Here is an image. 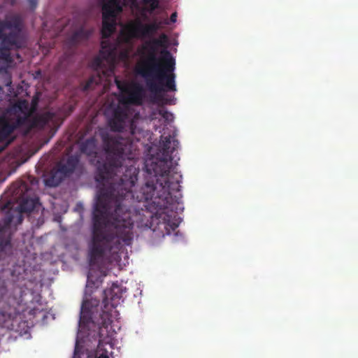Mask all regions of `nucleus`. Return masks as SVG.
<instances>
[{"label":"nucleus","instance_id":"obj_18","mask_svg":"<svg viewBox=\"0 0 358 358\" xmlns=\"http://www.w3.org/2000/svg\"><path fill=\"white\" fill-rule=\"evenodd\" d=\"M1 40V45L0 46V61H3L6 63H8L11 62V57H10V49L15 48L18 49L21 48L22 47H16L15 45H10L8 44H5L3 41V39Z\"/></svg>","mask_w":358,"mask_h":358},{"label":"nucleus","instance_id":"obj_15","mask_svg":"<svg viewBox=\"0 0 358 358\" xmlns=\"http://www.w3.org/2000/svg\"><path fill=\"white\" fill-rule=\"evenodd\" d=\"M81 152L96 157L97 155V141L94 136H92L83 142L80 145Z\"/></svg>","mask_w":358,"mask_h":358},{"label":"nucleus","instance_id":"obj_8","mask_svg":"<svg viewBox=\"0 0 358 358\" xmlns=\"http://www.w3.org/2000/svg\"><path fill=\"white\" fill-rule=\"evenodd\" d=\"M151 56L150 62H141L136 64V75L144 78L152 93V102L157 103V38L151 41Z\"/></svg>","mask_w":358,"mask_h":358},{"label":"nucleus","instance_id":"obj_24","mask_svg":"<svg viewBox=\"0 0 358 358\" xmlns=\"http://www.w3.org/2000/svg\"><path fill=\"white\" fill-rule=\"evenodd\" d=\"M0 27H1V20H0ZM3 36V34H2V28L0 27V39H1V37Z\"/></svg>","mask_w":358,"mask_h":358},{"label":"nucleus","instance_id":"obj_20","mask_svg":"<svg viewBox=\"0 0 358 358\" xmlns=\"http://www.w3.org/2000/svg\"><path fill=\"white\" fill-rule=\"evenodd\" d=\"M87 38L86 33L83 29H80L73 33L71 36L69 38V43L71 45H76L79 41L85 39Z\"/></svg>","mask_w":358,"mask_h":358},{"label":"nucleus","instance_id":"obj_11","mask_svg":"<svg viewBox=\"0 0 358 358\" xmlns=\"http://www.w3.org/2000/svg\"><path fill=\"white\" fill-rule=\"evenodd\" d=\"M102 38H107L115 31L117 15L122 12L120 0H102Z\"/></svg>","mask_w":358,"mask_h":358},{"label":"nucleus","instance_id":"obj_26","mask_svg":"<svg viewBox=\"0 0 358 358\" xmlns=\"http://www.w3.org/2000/svg\"><path fill=\"white\" fill-rule=\"evenodd\" d=\"M98 358H109L108 355L101 354Z\"/></svg>","mask_w":358,"mask_h":358},{"label":"nucleus","instance_id":"obj_25","mask_svg":"<svg viewBox=\"0 0 358 358\" xmlns=\"http://www.w3.org/2000/svg\"><path fill=\"white\" fill-rule=\"evenodd\" d=\"M121 57L122 58H127V52H122L121 53Z\"/></svg>","mask_w":358,"mask_h":358},{"label":"nucleus","instance_id":"obj_21","mask_svg":"<svg viewBox=\"0 0 358 358\" xmlns=\"http://www.w3.org/2000/svg\"><path fill=\"white\" fill-rule=\"evenodd\" d=\"M169 5H173V0H158V15L160 8H169Z\"/></svg>","mask_w":358,"mask_h":358},{"label":"nucleus","instance_id":"obj_10","mask_svg":"<svg viewBox=\"0 0 358 358\" xmlns=\"http://www.w3.org/2000/svg\"><path fill=\"white\" fill-rule=\"evenodd\" d=\"M11 189L13 196L19 202L18 220L20 223L22 216L20 213L31 212L38 203V199L34 195L33 189L25 182L14 183L11 186Z\"/></svg>","mask_w":358,"mask_h":358},{"label":"nucleus","instance_id":"obj_2","mask_svg":"<svg viewBox=\"0 0 358 358\" xmlns=\"http://www.w3.org/2000/svg\"><path fill=\"white\" fill-rule=\"evenodd\" d=\"M178 91L158 90V238L171 237L172 241L182 239L178 230L183 210L181 201L182 176L178 171L179 157L176 159L180 142L175 125V115L169 106L177 103Z\"/></svg>","mask_w":358,"mask_h":358},{"label":"nucleus","instance_id":"obj_16","mask_svg":"<svg viewBox=\"0 0 358 358\" xmlns=\"http://www.w3.org/2000/svg\"><path fill=\"white\" fill-rule=\"evenodd\" d=\"M56 118V114L53 112H46L36 117L34 124L39 128H44L50 123L54 124Z\"/></svg>","mask_w":358,"mask_h":358},{"label":"nucleus","instance_id":"obj_5","mask_svg":"<svg viewBox=\"0 0 358 358\" xmlns=\"http://www.w3.org/2000/svg\"><path fill=\"white\" fill-rule=\"evenodd\" d=\"M169 8H160L158 15V51H173L177 52L178 41L173 34L174 23L177 20L178 13L173 10V5Z\"/></svg>","mask_w":358,"mask_h":358},{"label":"nucleus","instance_id":"obj_9","mask_svg":"<svg viewBox=\"0 0 358 358\" xmlns=\"http://www.w3.org/2000/svg\"><path fill=\"white\" fill-rule=\"evenodd\" d=\"M117 59V50L113 45H109L108 48L102 46L100 52V57H96L92 66L95 68V73L92 75L85 83L83 90L87 91L94 88L95 85H99L102 81V76L100 73L101 71L105 75L104 71L102 69L103 62L106 61L110 66V70L114 68Z\"/></svg>","mask_w":358,"mask_h":358},{"label":"nucleus","instance_id":"obj_17","mask_svg":"<svg viewBox=\"0 0 358 358\" xmlns=\"http://www.w3.org/2000/svg\"><path fill=\"white\" fill-rule=\"evenodd\" d=\"M22 122V119L18 118L16 124H10L8 122H3L0 124V141L8 138L15 129L17 125Z\"/></svg>","mask_w":358,"mask_h":358},{"label":"nucleus","instance_id":"obj_6","mask_svg":"<svg viewBox=\"0 0 358 358\" xmlns=\"http://www.w3.org/2000/svg\"><path fill=\"white\" fill-rule=\"evenodd\" d=\"M173 51H158V90L178 91L176 59Z\"/></svg>","mask_w":358,"mask_h":358},{"label":"nucleus","instance_id":"obj_12","mask_svg":"<svg viewBox=\"0 0 358 358\" xmlns=\"http://www.w3.org/2000/svg\"><path fill=\"white\" fill-rule=\"evenodd\" d=\"M79 163V157L70 155L66 159L60 160L52 172L51 176L47 180V185L56 187L59 185L64 177L73 173Z\"/></svg>","mask_w":358,"mask_h":358},{"label":"nucleus","instance_id":"obj_19","mask_svg":"<svg viewBox=\"0 0 358 358\" xmlns=\"http://www.w3.org/2000/svg\"><path fill=\"white\" fill-rule=\"evenodd\" d=\"M12 84V77L6 68L0 69V90Z\"/></svg>","mask_w":358,"mask_h":358},{"label":"nucleus","instance_id":"obj_14","mask_svg":"<svg viewBox=\"0 0 358 358\" xmlns=\"http://www.w3.org/2000/svg\"><path fill=\"white\" fill-rule=\"evenodd\" d=\"M13 220V217L8 214L3 219V225L0 226V252L11 248L10 227Z\"/></svg>","mask_w":358,"mask_h":358},{"label":"nucleus","instance_id":"obj_23","mask_svg":"<svg viewBox=\"0 0 358 358\" xmlns=\"http://www.w3.org/2000/svg\"><path fill=\"white\" fill-rule=\"evenodd\" d=\"M29 5L31 9H35L37 6L38 0H27Z\"/></svg>","mask_w":358,"mask_h":358},{"label":"nucleus","instance_id":"obj_4","mask_svg":"<svg viewBox=\"0 0 358 358\" xmlns=\"http://www.w3.org/2000/svg\"><path fill=\"white\" fill-rule=\"evenodd\" d=\"M115 84L120 91L118 105L113 109L111 118L108 120L110 129L122 131L128 116L129 106H141L145 96L142 85L136 82H127L115 79Z\"/></svg>","mask_w":358,"mask_h":358},{"label":"nucleus","instance_id":"obj_3","mask_svg":"<svg viewBox=\"0 0 358 358\" xmlns=\"http://www.w3.org/2000/svg\"><path fill=\"white\" fill-rule=\"evenodd\" d=\"M103 294V308L97 321L96 320L94 313L98 310L99 301L96 299H86L83 301L80 313L79 327H85L90 323H93L107 328L112 322L111 312L119 303V301L122 296V289L118 285L113 283L110 289L104 290Z\"/></svg>","mask_w":358,"mask_h":358},{"label":"nucleus","instance_id":"obj_7","mask_svg":"<svg viewBox=\"0 0 358 358\" xmlns=\"http://www.w3.org/2000/svg\"><path fill=\"white\" fill-rule=\"evenodd\" d=\"M2 34L1 37L5 44L24 47L25 40L22 30L24 27L23 19L20 15L13 13L7 14L3 20H1Z\"/></svg>","mask_w":358,"mask_h":358},{"label":"nucleus","instance_id":"obj_22","mask_svg":"<svg viewBox=\"0 0 358 358\" xmlns=\"http://www.w3.org/2000/svg\"><path fill=\"white\" fill-rule=\"evenodd\" d=\"M146 4H150L152 10L157 8V0H144Z\"/></svg>","mask_w":358,"mask_h":358},{"label":"nucleus","instance_id":"obj_13","mask_svg":"<svg viewBox=\"0 0 358 358\" xmlns=\"http://www.w3.org/2000/svg\"><path fill=\"white\" fill-rule=\"evenodd\" d=\"M150 31H157V22L155 20L150 26L143 24L140 20H136L130 22L124 27L122 34H124L127 39L129 40L145 36Z\"/></svg>","mask_w":358,"mask_h":358},{"label":"nucleus","instance_id":"obj_1","mask_svg":"<svg viewBox=\"0 0 358 358\" xmlns=\"http://www.w3.org/2000/svg\"><path fill=\"white\" fill-rule=\"evenodd\" d=\"M106 152L105 160L96 161L95 180L99 189L92 217V239L89 244L88 259L90 270L87 273V287H98L100 277L94 278V273L100 271L106 252L120 250L122 244L129 245L133 239V222L130 217L129 200L134 201L131 189L138 180V171L127 168L122 176L117 172L122 169L127 151V141L108 134L101 135ZM146 177H150L141 187L138 202L152 200L156 190L157 157H147L144 162Z\"/></svg>","mask_w":358,"mask_h":358}]
</instances>
